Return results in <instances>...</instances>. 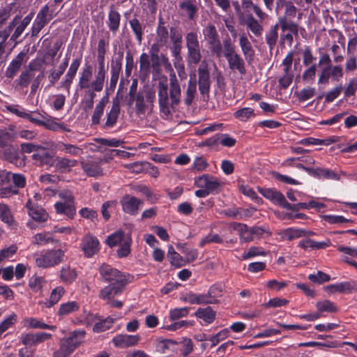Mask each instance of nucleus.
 I'll return each instance as SVG.
<instances>
[{
  "label": "nucleus",
  "instance_id": "obj_50",
  "mask_svg": "<svg viewBox=\"0 0 357 357\" xmlns=\"http://www.w3.org/2000/svg\"><path fill=\"white\" fill-rule=\"evenodd\" d=\"M32 158L40 165H50L52 160V157L45 149L34 153Z\"/></svg>",
  "mask_w": 357,
  "mask_h": 357
},
{
  "label": "nucleus",
  "instance_id": "obj_57",
  "mask_svg": "<svg viewBox=\"0 0 357 357\" xmlns=\"http://www.w3.org/2000/svg\"><path fill=\"white\" fill-rule=\"evenodd\" d=\"M188 313L189 308L186 307L171 309L169 312V320L172 321H176L179 319L187 317Z\"/></svg>",
  "mask_w": 357,
  "mask_h": 357
},
{
  "label": "nucleus",
  "instance_id": "obj_19",
  "mask_svg": "<svg viewBox=\"0 0 357 357\" xmlns=\"http://www.w3.org/2000/svg\"><path fill=\"white\" fill-rule=\"evenodd\" d=\"M199 75V90L202 94L208 92L211 85L210 75L208 70V65L202 61L198 68Z\"/></svg>",
  "mask_w": 357,
  "mask_h": 357
},
{
  "label": "nucleus",
  "instance_id": "obj_61",
  "mask_svg": "<svg viewBox=\"0 0 357 357\" xmlns=\"http://www.w3.org/2000/svg\"><path fill=\"white\" fill-rule=\"evenodd\" d=\"M278 31L276 26L272 27L266 34V41L269 48L272 50L278 40Z\"/></svg>",
  "mask_w": 357,
  "mask_h": 357
},
{
  "label": "nucleus",
  "instance_id": "obj_9",
  "mask_svg": "<svg viewBox=\"0 0 357 357\" xmlns=\"http://www.w3.org/2000/svg\"><path fill=\"white\" fill-rule=\"evenodd\" d=\"M343 77V70L340 66H325L319 76V84H328L329 79L339 81Z\"/></svg>",
  "mask_w": 357,
  "mask_h": 357
},
{
  "label": "nucleus",
  "instance_id": "obj_25",
  "mask_svg": "<svg viewBox=\"0 0 357 357\" xmlns=\"http://www.w3.org/2000/svg\"><path fill=\"white\" fill-rule=\"evenodd\" d=\"M93 71L91 66H86L80 73L78 82V86L81 89H93L94 91H101L102 90H96L93 86V80L90 82L92 77Z\"/></svg>",
  "mask_w": 357,
  "mask_h": 357
},
{
  "label": "nucleus",
  "instance_id": "obj_29",
  "mask_svg": "<svg viewBox=\"0 0 357 357\" xmlns=\"http://www.w3.org/2000/svg\"><path fill=\"white\" fill-rule=\"evenodd\" d=\"M81 63V58H77L73 59L72 61L70 68L65 75L63 80L61 82V87L70 90V85L73 82V80L77 73V71Z\"/></svg>",
  "mask_w": 357,
  "mask_h": 357
},
{
  "label": "nucleus",
  "instance_id": "obj_48",
  "mask_svg": "<svg viewBox=\"0 0 357 357\" xmlns=\"http://www.w3.org/2000/svg\"><path fill=\"white\" fill-rule=\"evenodd\" d=\"M123 57V53L119 52V56L112 60L110 76L119 77V75H120V73L122 69Z\"/></svg>",
  "mask_w": 357,
  "mask_h": 357
},
{
  "label": "nucleus",
  "instance_id": "obj_59",
  "mask_svg": "<svg viewBox=\"0 0 357 357\" xmlns=\"http://www.w3.org/2000/svg\"><path fill=\"white\" fill-rule=\"evenodd\" d=\"M266 255V252L262 248L252 246L249 248L248 252H244L242 255L243 259H248L253 258L257 256H264Z\"/></svg>",
  "mask_w": 357,
  "mask_h": 357
},
{
  "label": "nucleus",
  "instance_id": "obj_8",
  "mask_svg": "<svg viewBox=\"0 0 357 357\" xmlns=\"http://www.w3.org/2000/svg\"><path fill=\"white\" fill-rule=\"evenodd\" d=\"M203 35L211 52L217 56H220L222 45L215 26L211 24L206 25L203 29Z\"/></svg>",
  "mask_w": 357,
  "mask_h": 357
},
{
  "label": "nucleus",
  "instance_id": "obj_51",
  "mask_svg": "<svg viewBox=\"0 0 357 357\" xmlns=\"http://www.w3.org/2000/svg\"><path fill=\"white\" fill-rule=\"evenodd\" d=\"M82 168L89 176H98L102 174V171L98 162L83 163Z\"/></svg>",
  "mask_w": 357,
  "mask_h": 357
},
{
  "label": "nucleus",
  "instance_id": "obj_44",
  "mask_svg": "<svg viewBox=\"0 0 357 357\" xmlns=\"http://www.w3.org/2000/svg\"><path fill=\"white\" fill-rule=\"evenodd\" d=\"M121 15L116 10L111 9L108 15V26L113 32L116 33L120 25Z\"/></svg>",
  "mask_w": 357,
  "mask_h": 357
},
{
  "label": "nucleus",
  "instance_id": "obj_18",
  "mask_svg": "<svg viewBox=\"0 0 357 357\" xmlns=\"http://www.w3.org/2000/svg\"><path fill=\"white\" fill-rule=\"evenodd\" d=\"M195 185L199 188H204L212 193L218 190L220 183L215 177L209 174H204L195 179Z\"/></svg>",
  "mask_w": 357,
  "mask_h": 357
},
{
  "label": "nucleus",
  "instance_id": "obj_34",
  "mask_svg": "<svg viewBox=\"0 0 357 357\" xmlns=\"http://www.w3.org/2000/svg\"><path fill=\"white\" fill-rule=\"evenodd\" d=\"M310 175L315 176L318 178H326L329 180H340V176L335 172L325 168L315 167L311 170Z\"/></svg>",
  "mask_w": 357,
  "mask_h": 357
},
{
  "label": "nucleus",
  "instance_id": "obj_16",
  "mask_svg": "<svg viewBox=\"0 0 357 357\" xmlns=\"http://www.w3.org/2000/svg\"><path fill=\"white\" fill-rule=\"evenodd\" d=\"M140 341L139 335L118 334L114 336L112 342L117 348H128L137 345Z\"/></svg>",
  "mask_w": 357,
  "mask_h": 357
},
{
  "label": "nucleus",
  "instance_id": "obj_47",
  "mask_svg": "<svg viewBox=\"0 0 357 357\" xmlns=\"http://www.w3.org/2000/svg\"><path fill=\"white\" fill-rule=\"evenodd\" d=\"M234 116L241 121H247L255 116V111L250 107H243L234 113Z\"/></svg>",
  "mask_w": 357,
  "mask_h": 357
},
{
  "label": "nucleus",
  "instance_id": "obj_1",
  "mask_svg": "<svg viewBox=\"0 0 357 357\" xmlns=\"http://www.w3.org/2000/svg\"><path fill=\"white\" fill-rule=\"evenodd\" d=\"M100 279L109 284L103 287L99 293L100 299H109L112 296L121 294L126 286L130 282V275L122 273L112 266L102 264L99 268Z\"/></svg>",
  "mask_w": 357,
  "mask_h": 357
},
{
  "label": "nucleus",
  "instance_id": "obj_14",
  "mask_svg": "<svg viewBox=\"0 0 357 357\" xmlns=\"http://www.w3.org/2000/svg\"><path fill=\"white\" fill-rule=\"evenodd\" d=\"M324 289L329 294L342 293L348 294L354 291H357V281L350 280L331 284L326 286Z\"/></svg>",
  "mask_w": 357,
  "mask_h": 357
},
{
  "label": "nucleus",
  "instance_id": "obj_33",
  "mask_svg": "<svg viewBox=\"0 0 357 357\" xmlns=\"http://www.w3.org/2000/svg\"><path fill=\"white\" fill-rule=\"evenodd\" d=\"M77 347V343L72 342L71 339H64L59 349L55 353V357H67Z\"/></svg>",
  "mask_w": 357,
  "mask_h": 357
},
{
  "label": "nucleus",
  "instance_id": "obj_21",
  "mask_svg": "<svg viewBox=\"0 0 357 357\" xmlns=\"http://www.w3.org/2000/svg\"><path fill=\"white\" fill-rule=\"evenodd\" d=\"M169 98L172 107L177 105L181 98V90L180 84L176 78V74L172 72L169 75Z\"/></svg>",
  "mask_w": 357,
  "mask_h": 357
},
{
  "label": "nucleus",
  "instance_id": "obj_52",
  "mask_svg": "<svg viewBox=\"0 0 357 357\" xmlns=\"http://www.w3.org/2000/svg\"><path fill=\"white\" fill-rule=\"evenodd\" d=\"M271 202L275 204H278L282 206L284 208L288 210L294 209V206L289 204L286 200L284 195L278 190H275Z\"/></svg>",
  "mask_w": 357,
  "mask_h": 357
},
{
  "label": "nucleus",
  "instance_id": "obj_11",
  "mask_svg": "<svg viewBox=\"0 0 357 357\" xmlns=\"http://www.w3.org/2000/svg\"><path fill=\"white\" fill-rule=\"evenodd\" d=\"M120 203L121 204L123 211L131 215H137L144 204L142 200L130 195H126L123 197Z\"/></svg>",
  "mask_w": 357,
  "mask_h": 357
},
{
  "label": "nucleus",
  "instance_id": "obj_13",
  "mask_svg": "<svg viewBox=\"0 0 357 357\" xmlns=\"http://www.w3.org/2000/svg\"><path fill=\"white\" fill-rule=\"evenodd\" d=\"M26 51L20 52L8 64L5 71L6 77L13 79L19 72L22 65L26 63L29 59Z\"/></svg>",
  "mask_w": 357,
  "mask_h": 357
},
{
  "label": "nucleus",
  "instance_id": "obj_17",
  "mask_svg": "<svg viewBox=\"0 0 357 357\" xmlns=\"http://www.w3.org/2000/svg\"><path fill=\"white\" fill-rule=\"evenodd\" d=\"M313 234V231L294 227L282 229L278 232V235L283 241H293L301 237H308Z\"/></svg>",
  "mask_w": 357,
  "mask_h": 357
},
{
  "label": "nucleus",
  "instance_id": "obj_24",
  "mask_svg": "<svg viewBox=\"0 0 357 357\" xmlns=\"http://www.w3.org/2000/svg\"><path fill=\"white\" fill-rule=\"evenodd\" d=\"M29 216L34 220L38 222H45L47 220L48 215L45 211L38 206L29 200L26 204Z\"/></svg>",
  "mask_w": 357,
  "mask_h": 357
},
{
  "label": "nucleus",
  "instance_id": "obj_41",
  "mask_svg": "<svg viewBox=\"0 0 357 357\" xmlns=\"http://www.w3.org/2000/svg\"><path fill=\"white\" fill-rule=\"evenodd\" d=\"M0 220L9 227H13L15 223L9 206L4 203H0Z\"/></svg>",
  "mask_w": 357,
  "mask_h": 357
},
{
  "label": "nucleus",
  "instance_id": "obj_3",
  "mask_svg": "<svg viewBox=\"0 0 357 357\" xmlns=\"http://www.w3.org/2000/svg\"><path fill=\"white\" fill-rule=\"evenodd\" d=\"M58 197L60 200L54 204L56 212L73 219L76 214L75 198L73 192L68 190L63 189L59 192Z\"/></svg>",
  "mask_w": 357,
  "mask_h": 357
},
{
  "label": "nucleus",
  "instance_id": "obj_55",
  "mask_svg": "<svg viewBox=\"0 0 357 357\" xmlns=\"http://www.w3.org/2000/svg\"><path fill=\"white\" fill-rule=\"evenodd\" d=\"M197 91V83L195 80L190 79L188 84V88L185 93V103L190 105L194 100Z\"/></svg>",
  "mask_w": 357,
  "mask_h": 357
},
{
  "label": "nucleus",
  "instance_id": "obj_53",
  "mask_svg": "<svg viewBox=\"0 0 357 357\" xmlns=\"http://www.w3.org/2000/svg\"><path fill=\"white\" fill-rule=\"evenodd\" d=\"M183 299L185 302L192 305L206 304V302H207L203 294L189 293L185 294Z\"/></svg>",
  "mask_w": 357,
  "mask_h": 357
},
{
  "label": "nucleus",
  "instance_id": "obj_35",
  "mask_svg": "<svg viewBox=\"0 0 357 357\" xmlns=\"http://www.w3.org/2000/svg\"><path fill=\"white\" fill-rule=\"evenodd\" d=\"M239 45L241 48V51L245 56V59L248 61L252 60L255 52L248 37L244 33L240 35Z\"/></svg>",
  "mask_w": 357,
  "mask_h": 357
},
{
  "label": "nucleus",
  "instance_id": "obj_2",
  "mask_svg": "<svg viewBox=\"0 0 357 357\" xmlns=\"http://www.w3.org/2000/svg\"><path fill=\"white\" fill-rule=\"evenodd\" d=\"M105 243L109 248L119 246V248L116 251L117 256L119 258L126 257L130 253L132 238L122 230L116 231L109 235Z\"/></svg>",
  "mask_w": 357,
  "mask_h": 357
},
{
  "label": "nucleus",
  "instance_id": "obj_39",
  "mask_svg": "<svg viewBox=\"0 0 357 357\" xmlns=\"http://www.w3.org/2000/svg\"><path fill=\"white\" fill-rule=\"evenodd\" d=\"M75 160H71L66 158H56L55 160V167L60 172H67L77 165Z\"/></svg>",
  "mask_w": 357,
  "mask_h": 357
},
{
  "label": "nucleus",
  "instance_id": "obj_30",
  "mask_svg": "<svg viewBox=\"0 0 357 357\" xmlns=\"http://www.w3.org/2000/svg\"><path fill=\"white\" fill-rule=\"evenodd\" d=\"M65 292L66 291L63 287L58 286L51 291L49 300L47 301H40L39 302V305L44 307L50 308L60 301Z\"/></svg>",
  "mask_w": 357,
  "mask_h": 357
},
{
  "label": "nucleus",
  "instance_id": "obj_49",
  "mask_svg": "<svg viewBox=\"0 0 357 357\" xmlns=\"http://www.w3.org/2000/svg\"><path fill=\"white\" fill-rule=\"evenodd\" d=\"M316 307L317 309L318 313L320 314V315L324 312H335L337 310V307L331 301L328 300H324L322 301H319L316 304Z\"/></svg>",
  "mask_w": 357,
  "mask_h": 357
},
{
  "label": "nucleus",
  "instance_id": "obj_31",
  "mask_svg": "<svg viewBox=\"0 0 357 357\" xmlns=\"http://www.w3.org/2000/svg\"><path fill=\"white\" fill-rule=\"evenodd\" d=\"M34 121L38 123V126H43L45 128L50 130L68 131V130L66 128V126L64 124L57 121L55 119H53L52 117H43V121H38V120L36 119Z\"/></svg>",
  "mask_w": 357,
  "mask_h": 357
},
{
  "label": "nucleus",
  "instance_id": "obj_23",
  "mask_svg": "<svg viewBox=\"0 0 357 357\" xmlns=\"http://www.w3.org/2000/svg\"><path fill=\"white\" fill-rule=\"evenodd\" d=\"M33 14L30 13L28 15H26L20 22H19L20 17L18 16H16L13 21L10 23L8 26L9 30H12L13 27H15L17 24V26L16 27L14 33H13L11 36V39L16 40L17 39L22 33L24 32L26 26L29 24L31 22L32 18H33Z\"/></svg>",
  "mask_w": 357,
  "mask_h": 357
},
{
  "label": "nucleus",
  "instance_id": "obj_42",
  "mask_svg": "<svg viewBox=\"0 0 357 357\" xmlns=\"http://www.w3.org/2000/svg\"><path fill=\"white\" fill-rule=\"evenodd\" d=\"M206 304L215 303L218 298L222 296V289L219 285L211 286L206 294H203Z\"/></svg>",
  "mask_w": 357,
  "mask_h": 357
},
{
  "label": "nucleus",
  "instance_id": "obj_26",
  "mask_svg": "<svg viewBox=\"0 0 357 357\" xmlns=\"http://www.w3.org/2000/svg\"><path fill=\"white\" fill-rule=\"evenodd\" d=\"M298 245L305 250H317L329 247L331 245V241L328 239L324 241H316L306 238L301 240Z\"/></svg>",
  "mask_w": 357,
  "mask_h": 357
},
{
  "label": "nucleus",
  "instance_id": "obj_40",
  "mask_svg": "<svg viewBox=\"0 0 357 357\" xmlns=\"http://www.w3.org/2000/svg\"><path fill=\"white\" fill-rule=\"evenodd\" d=\"M77 274L75 268L64 266L60 271V279L65 284H71L77 278Z\"/></svg>",
  "mask_w": 357,
  "mask_h": 357
},
{
  "label": "nucleus",
  "instance_id": "obj_7",
  "mask_svg": "<svg viewBox=\"0 0 357 357\" xmlns=\"http://www.w3.org/2000/svg\"><path fill=\"white\" fill-rule=\"evenodd\" d=\"M185 40L188 49V62L193 64L198 63L201 61L202 54L197 33L195 31L188 33Z\"/></svg>",
  "mask_w": 357,
  "mask_h": 357
},
{
  "label": "nucleus",
  "instance_id": "obj_28",
  "mask_svg": "<svg viewBox=\"0 0 357 357\" xmlns=\"http://www.w3.org/2000/svg\"><path fill=\"white\" fill-rule=\"evenodd\" d=\"M22 323L24 327L26 328L48 329L51 331H55L56 329V326L48 325L45 324L43 319L33 317H26L24 318Z\"/></svg>",
  "mask_w": 357,
  "mask_h": 357
},
{
  "label": "nucleus",
  "instance_id": "obj_5",
  "mask_svg": "<svg viewBox=\"0 0 357 357\" xmlns=\"http://www.w3.org/2000/svg\"><path fill=\"white\" fill-rule=\"evenodd\" d=\"M135 102V109L137 115L144 114L146 109L151 108L155 99V91L151 89H146L139 91L135 96L130 97Z\"/></svg>",
  "mask_w": 357,
  "mask_h": 357
},
{
  "label": "nucleus",
  "instance_id": "obj_32",
  "mask_svg": "<svg viewBox=\"0 0 357 357\" xmlns=\"http://www.w3.org/2000/svg\"><path fill=\"white\" fill-rule=\"evenodd\" d=\"M226 59L230 69L237 70L241 75L245 74L246 69L244 60L238 54L231 55Z\"/></svg>",
  "mask_w": 357,
  "mask_h": 357
},
{
  "label": "nucleus",
  "instance_id": "obj_63",
  "mask_svg": "<svg viewBox=\"0 0 357 357\" xmlns=\"http://www.w3.org/2000/svg\"><path fill=\"white\" fill-rule=\"evenodd\" d=\"M279 23L282 31L288 30L292 34H298V26L295 23L287 22L282 17L279 19Z\"/></svg>",
  "mask_w": 357,
  "mask_h": 357
},
{
  "label": "nucleus",
  "instance_id": "obj_56",
  "mask_svg": "<svg viewBox=\"0 0 357 357\" xmlns=\"http://www.w3.org/2000/svg\"><path fill=\"white\" fill-rule=\"evenodd\" d=\"M45 283L46 280L43 277L34 275L29 279V286L33 291L38 292L41 291Z\"/></svg>",
  "mask_w": 357,
  "mask_h": 357
},
{
  "label": "nucleus",
  "instance_id": "obj_46",
  "mask_svg": "<svg viewBox=\"0 0 357 357\" xmlns=\"http://www.w3.org/2000/svg\"><path fill=\"white\" fill-rule=\"evenodd\" d=\"M130 26L135 34V38L139 44L142 43L144 34L142 24L137 18H133L129 21Z\"/></svg>",
  "mask_w": 357,
  "mask_h": 357
},
{
  "label": "nucleus",
  "instance_id": "obj_20",
  "mask_svg": "<svg viewBox=\"0 0 357 357\" xmlns=\"http://www.w3.org/2000/svg\"><path fill=\"white\" fill-rule=\"evenodd\" d=\"M169 98L168 96V85L165 82L158 84V102L160 112L168 115L170 114Z\"/></svg>",
  "mask_w": 357,
  "mask_h": 357
},
{
  "label": "nucleus",
  "instance_id": "obj_43",
  "mask_svg": "<svg viewBox=\"0 0 357 357\" xmlns=\"http://www.w3.org/2000/svg\"><path fill=\"white\" fill-rule=\"evenodd\" d=\"M79 304L76 301H68L62 303L58 310V315L64 317L79 310Z\"/></svg>",
  "mask_w": 357,
  "mask_h": 357
},
{
  "label": "nucleus",
  "instance_id": "obj_37",
  "mask_svg": "<svg viewBox=\"0 0 357 357\" xmlns=\"http://www.w3.org/2000/svg\"><path fill=\"white\" fill-rule=\"evenodd\" d=\"M120 113V107L118 102H114L109 112L107 114V121L105 123L104 128H113L117 121Z\"/></svg>",
  "mask_w": 357,
  "mask_h": 357
},
{
  "label": "nucleus",
  "instance_id": "obj_64",
  "mask_svg": "<svg viewBox=\"0 0 357 357\" xmlns=\"http://www.w3.org/2000/svg\"><path fill=\"white\" fill-rule=\"evenodd\" d=\"M6 109L16 116L25 119L28 117L27 109L17 105H10L6 107Z\"/></svg>",
  "mask_w": 357,
  "mask_h": 357
},
{
  "label": "nucleus",
  "instance_id": "obj_62",
  "mask_svg": "<svg viewBox=\"0 0 357 357\" xmlns=\"http://www.w3.org/2000/svg\"><path fill=\"white\" fill-rule=\"evenodd\" d=\"M308 279L312 282L321 284L324 282H328L331 277L329 275L319 271L316 274L309 275Z\"/></svg>",
  "mask_w": 357,
  "mask_h": 357
},
{
  "label": "nucleus",
  "instance_id": "obj_60",
  "mask_svg": "<svg viewBox=\"0 0 357 357\" xmlns=\"http://www.w3.org/2000/svg\"><path fill=\"white\" fill-rule=\"evenodd\" d=\"M96 92L93 89H88L86 93L82 99V103L84 105V109H91L93 105V100L96 97Z\"/></svg>",
  "mask_w": 357,
  "mask_h": 357
},
{
  "label": "nucleus",
  "instance_id": "obj_10",
  "mask_svg": "<svg viewBox=\"0 0 357 357\" xmlns=\"http://www.w3.org/2000/svg\"><path fill=\"white\" fill-rule=\"evenodd\" d=\"M105 54H97L98 68L95 73L93 86L96 90H102L105 82L107 68L105 65Z\"/></svg>",
  "mask_w": 357,
  "mask_h": 357
},
{
  "label": "nucleus",
  "instance_id": "obj_54",
  "mask_svg": "<svg viewBox=\"0 0 357 357\" xmlns=\"http://www.w3.org/2000/svg\"><path fill=\"white\" fill-rule=\"evenodd\" d=\"M114 322V319L111 317H108L96 323L93 327V331L95 333H102L110 328Z\"/></svg>",
  "mask_w": 357,
  "mask_h": 357
},
{
  "label": "nucleus",
  "instance_id": "obj_36",
  "mask_svg": "<svg viewBox=\"0 0 357 357\" xmlns=\"http://www.w3.org/2000/svg\"><path fill=\"white\" fill-rule=\"evenodd\" d=\"M56 149L61 152L73 156H79L83 154V149L77 146L59 142L56 144Z\"/></svg>",
  "mask_w": 357,
  "mask_h": 357
},
{
  "label": "nucleus",
  "instance_id": "obj_4",
  "mask_svg": "<svg viewBox=\"0 0 357 357\" xmlns=\"http://www.w3.org/2000/svg\"><path fill=\"white\" fill-rule=\"evenodd\" d=\"M64 252L61 249H48L41 251L36 257L37 266L47 268L60 264L63 259Z\"/></svg>",
  "mask_w": 357,
  "mask_h": 357
},
{
  "label": "nucleus",
  "instance_id": "obj_12",
  "mask_svg": "<svg viewBox=\"0 0 357 357\" xmlns=\"http://www.w3.org/2000/svg\"><path fill=\"white\" fill-rule=\"evenodd\" d=\"M81 249L86 257H91L98 252L100 243L98 239L92 234H88L82 239Z\"/></svg>",
  "mask_w": 357,
  "mask_h": 357
},
{
  "label": "nucleus",
  "instance_id": "obj_45",
  "mask_svg": "<svg viewBox=\"0 0 357 357\" xmlns=\"http://www.w3.org/2000/svg\"><path fill=\"white\" fill-rule=\"evenodd\" d=\"M107 102V99L106 98H103L96 105L95 110L91 117V121L93 124L96 125L100 123V119L103 114L104 109Z\"/></svg>",
  "mask_w": 357,
  "mask_h": 357
},
{
  "label": "nucleus",
  "instance_id": "obj_38",
  "mask_svg": "<svg viewBox=\"0 0 357 357\" xmlns=\"http://www.w3.org/2000/svg\"><path fill=\"white\" fill-rule=\"evenodd\" d=\"M195 316L201 319L204 324H209L215 320V312L211 307H200L195 312Z\"/></svg>",
  "mask_w": 357,
  "mask_h": 357
},
{
  "label": "nucleus",
  "instance_id": "obj_15",
  "mask_svg": "<svg viewBox=\"0 0 357 357\" xmlns=\"http://www.w3.org/2000/svg\"><path fill=\"white\" fill-rule=\"evenodd\" d=\"M17 193L10 184V172L0 169V197L7 198Z\"/></svg>",
  "mask_w": 357,
  "mask_h": 357
},
{
  "label": "nucleus",
  "instance_id": "obj_6",
  "mask_svg": "<svg viewBox=\"0 0 357 357\" xmlns=\"http://www.w3.org/2000/svg\"><path fill=\"white\" fill-rule=\"evenodd\" d=\"M56 15V13L54 10L51 8L48 3L43 6L37 13L32 24L31 36H36L42 29L44 28Z\"/></svg>",
  "mask_w": 357,
  "mask_h": 357
},
{
  "label": "nucleus",
  "instance_id": "obj_22",
  "mask_svg": "<svg viewBox=\"0 0 357 357\" xmlns=\"http://www.w3.org/2000/svg\"><path fill=\"white\" fill-rule=\"evenodd\" d=\"M240 22L254 36L256 37L261 36L264 31L263 26L260 24L259 20L255 19L252 15L248 14L245 17H240Z\"/></svg>",
  "mask_w": 357,
  "mask_h": 357
},
{
  "label": "nucleus",
  "instance_id": "obj_58",
  "mask_svg": "<svg viewBox=\"0 0 357 357\" xmlns=\"http://www.w3.org/2000/svg\"><path fill=\"white\" fill-rule=\"evenodd\" d=\"M52 241V234L49 232L38 233L33 237V243L38 245H44Z\"/></svg>",
  "mask_w": 357,
  "mask_h": 357
},
{
  "label": "nucleus",
  "instance_id": "obj_27",
  "mask_svg": "<svg viewBox=\"0 0 357 357\" xmlns=\"http://www.w3.org/2000/svg\"><path fill=\"white\" fill-rule=\"evenodd\" d=\"M181 15L187 16L189 20H194L198 11L196 0H183L179 3Z\"/></svg>",
  "mask_w": 357,
  "mask_h": 357
}]
</instances>
